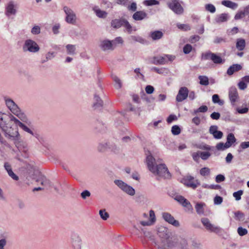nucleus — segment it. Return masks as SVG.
I'll return each instance as SVG.
<instances>
[{
	"mask_svg": "<svg viewBox=\"0 0 249 249\" xmlns=\"http://www.w3.org/2000/svg\"><path fill=\"white\" fill-rule=\"evenodd\" d=\"M5 102L7 107L23 122L27 123L28 119L25 114L22 112L18 105L11 99L5 98Z\"/></svg>",
	"mask_w": 249,
	"mask_h": 249,
	"instance_id": "1",
	"label": "nucleus"
},
{
	"mask_svg": "<svg viewBox=\"0 0 249 249\" xmlns=\"http://www.w3.org/2000/svg\"><path fill=\"white\" fill-rule=\"evenodd\" d=\"M35 172H25V176L26 179L30 181L31 179H36V181L42 186L46 187H52V183L45 176L42 174H39L37 178L35 177Z\"/></svg>",
	"mask_w": 249,
	"mask_h": 249,
	"instance_id": "2",
	"label": "nucleus"
},
{
	"mask_svg": "<svg viewBox=\"0 0 249 249\" xmlns=\"http://www.w3.org/2000/svg\"><path fill=\"white\" fill-rule=\"evenodd\" d=\"M201 59L205 60H211L215 64H221L225 62V60L216 53L209 51L202 53Z\"/></svg>",
	"mask_w": 249,
	"mask_h": 249,
	"instance_id": "3",
	"label": "nucleus"
},
{
	"mask_svg": "<svg viewBox=\"0 0 249 249\" xmlns=\"http://www.w3.org/2000/svg\"><path fill=\"white\" fill-rule=\"evenodd\" d=\"M183 1L180 0H169L167 2V5L174 13L180 15L184 13V9L181 5Z\"/></svg>",
	"mask_w": 249,
	"mask_h": 249,
	"instance_id": "4",
	"label": "nucleus"
},
{
	"mask_svg": "<svg viewBox=\"0 0 249 249\" xmlns=\"http://www.w3.org/2000/svg\"><path fill=\"white\" fill-rule=\"evenodd\" d=\"M70 242L71 249H82V239L78 233L72 231Z\"/></svg>",
	"mask_w": 249,
	"mask_h": 249,
	"instance_id": "5",
	"label": "nucleus"
},
{
	"mask_svg": "<svg viewBox=\"0 0 249 249\" xmlns=\"http://www.w3.org/2000/svg\"><path fill=\"white\" fill-rule=\"evenodd\" d=\"M22 49L24 52L36 53L39 51L40 48L35 41L29 39L25 41Z\"/></svg>",
	"mask_w": 249,
	"mask_h": 249,
	"instance_id": "6",
	"label": "nucleus"
},
{
	"mask_svg": "<svg viewBox=\"0 0 249 249\" xmlns=\"http://www.w3.org/2000/svg\"><path fill=\"white\" fill-rule=\"evenodd\" d=\"M114 184L117 185L121 190L126 194L133 196L135 194V191L134 189L128 185L122 180L115 179L114 181Z\"/></svg>",
	"mask_w": 249,
	"mask_h": 249,
	"instance_id": "7",
	"label": "nucleus"
},
{
	"mask_svg": "<svg viewBox=\"0 0 249 249\" xmlns=\"http://www.w3.org/2000/svg\"><path fill=\"white\" fill-rule=\"evenodd\" d=\"M175 57V56L170 54H163L154 56L152 63L155 65H164L167 64L168 61H173Z\"/></svg>",
	"mask_w": 249,
	"mask_h": 249,
	"instance_id": "8",
	"label": "nucleus"
},
{
	"mask_svg": "<svg viewBox=\"0 0 249 249\" xmlns=\"http://www.w3.org/2000/svg\"><path fill=\"white\" fill-rule=\"evenodd\" d=\"M63 10L66 14V22L69 24H75L76 22L77 18L74 12L68 6H64Z\"/></svg>",
	"mask_w": 249,
	"mask_h": 249,
	"instance_id": "9",
	"label": "nucleus"
},
{
	"mask_svg": "<svg viewBox=\"0 0 249 249\" xmlns=\"http://www.w3.org/2000/svg\"><path fill=\"white\" fill-rule=\"evenodd\" d=\"M201 222L205 229L208 231L217 233L221 231V228L219 227L215 226L212 224L208 218L202 217L201 219Z\"/></svg>",
	"mask_w": 249,
	"mask_h": 249,
	"instance_id": "10",
	"label": "nucleus"
},
{
	"mask_svg": "<svg viewBox=\"0 0 249 249\" xmlns=\"http://www.w3.org/2000/svg\"><path fill=\"white\" fill-rule=\"evenodd\" d=\"M180 182L185 186L191 187L194 189H196L198 185H200L197 180H195L193 177L191 176H186L182 178Z\"/></svg>",
	"mask_w": 249,
	"mask_h": 249,
	"instance_id": "11",
	"label": "nucleus"
},
{
	"mask_svg": "<svg viewBox=\"0 0 249 249\" xmlns=\"http://www.w3.org/2000/svg\"><path fill=\"white\" fill-rule=\"evenodd\" d=\"M145 154L146 156L145 163L148 170L150 171L155 170V166L157 164L155 158L153 157L150 151L149 150H145Z\"/></svg>",
	"mask_w": 249,
	"mask_h": 249,
	"instance_id": "12",
	"label": "nucleus"
},
{
	"mask_svg": "<svg viewBox=\"0 0 249 249\" xmlns=\"http://www.w3.org/2000/svg\"><path fill=\"white\" fill-rule=\"evenodd\" d=\"M10 120L14 122V123L18 126L20 127L22 130L25 131V132H28V133H30V134L32 135L33 136H35L36 137L37 135L36 134H34L33 132V131L29 128L28 127H27L26 125H25L23 123L21 122L20 121H19L18 119H17L14 116L11 115V117H10Z\"/></svg>",
	"mask_w": 249,
	"mask_h": 249,
	"instance_id": "13",
	"label": "nucleus"
},
{
	"mask_svg": "<svg viewBox=\"0 0 249 249\" xmlns=\"http://www.w3.org/2000/svg\"><path fill=\"white\" fill-rule=\"evenodd\" d=\"M189 89L185 87H181L176 96V100L178 102H181L187 99L188 96Z\"/></svg>",
	"mask_w": 249,
	"mask_h": 249,
	"instance_id": "14",
	"label": "nucleus"
},
{
	"mask_svg": "<svg viewBox=\"0 0 249 249\" xmlns=\"http://www.w3.org/2000/svg\"><path fill=\"white\" fill-rule=\"evenodd\" d=\"M162 216L165 221L174 226L178 227L180 226L179 222L176 220L170 213L166 212L163 213Z\"/></svg>",
	"mask_w": 249,
	"mask_h": 249,
	"instance_id": "15",
	"label": "nucleus"
},
{
	"mask_svg": "<svg viewBox=\"0 0 249 249\" xmlns=\"http://www.w3.org/2000/svg\"><path fill=\"white\" fill-rule=\"evenodd\" d=\"M17 13L16 6L13 1L9 2L5 7V14L7 17L15 15Z\"/></svg>",
	"mask_w": 249,
	"mask_h": 249,
	"instance_id": "16",
	"label": "nucleus"
},
{
	"mask_svg": "<svg viewBox=\"0 0 249 249\" xmlns=\"http://www.w3.org/2000/svg\"><path fill=\"white\" fill-rule=\"evenodd\" d=\"M229 97L231 104L234 105L239 98L237 89L235 87H231L229 89Z\"/></svg>",
	"mask_w": 249,
	"mask_h": 249,
	"instance_id": "17",
	"label": "nucleus"
},
{
	"mask_svg": "<svg viewBox=\"0 0 249 249\" xmlns=\"http://www.w3.org/2000/svg\"><path fill=\"white\" fill-rule=\"evenodd\" d=\"M209 132L210 134L213 136L215 139H221L223 136V132L221 131H218V126L215 125H211L210 127Z\"/></svg>",
	"mask_w": 249,
	"mask_h": 249,
	"instance_id": "18",
	"label": "nucleus"
},
{
	"mask_svg": "<svg viewBox=\"0 0 249 249\" xmlns=\"http://www.w3.org/2000/svg\"><path fill=\"white\" fill-rule=\"evenodd\" d=\"M100 47L104 51L108 50H113L115 47L113 46V44L112 41L107 39H105L101 41Z\"/></svg>",
	"mask_w": 249,
	"mask_h": 249,
	"instance_id": "19",
	"label": "nucleus"
},
{
	"mask_svg": "<svg viewBox=\"0 0 249 249\" xmlns=\"http://www.w3.org/2000/svg\"><path fill=\"white\" fill-rule=\"evenodd\" d=\"M132 18L136 21L142 20L148 18V15L144 11H136L132 15Z\"/></svg>",
	"mask_w": 249,
	"mask_h": 249,
	"instance_id": "20",
	"label": "nucleus"
},
{
	"mask_svg": "<svg viewBox=\"0 0 249 249\" xmlns=\"http://www.w3.org/2000/svg\"><path fill=\"white\" fill-rule=\"evenodd\" d=\"M175 199L184 207L189 208L192 207L190 202L182 196L178 195L176 196Z\"/></svg>",
	"mask_w": 249,
	"mask_h": 249,
	"instance_id": "21",
	"label": "nucleus"
},
{
	"mask_svg": "<svg viewBox=\"0 0 249 249\" xmlns=\"http://www.w3.org/2000/svg\"><path fill=\"white\" fill-rule=\"evenodd\" d=\"M11 116H8L7 114L0 112V127L4 130V127L7 125V122L9 119H10Z\"/></svg>",
	"mask_w": 249,
	"mask_h": 249,
	"instance_id": "22",
	"label": "nucleus"
},
{
	"mask_svg": "<svg viewBox=\"0 0 249 249\" xmlns=\"http://www.w3.org/2000/svg\"><path fill=\"white\" fill-rule=\"evenodd\" d=\"M149 216L150 219L147 221H142L140 223L143 226H147L152 225L155 221V213L153 210H150L149 212Z\"/></svg>",
	"mask_w": 249,
	"mask_h": 249,
	"instance_id": "23",
	"label": "nucleus"
},
{
	"mask_svg": "<svg viewBox=\"0 0 249 249\" xmlns=\"http://www.w3.org/2000/svg\"><path fill=\"white\" fill-rule=\"evenodd\" d=\"M153 176L156 177L157 180H160L161 178H170L171 177L170 172H152Z\"/></svg>",
	"mask_w": 249,
	"mask_h": 249,
	"instance_id": "24",
	"label": "nucleus"
},
{
	"mask_svg": "<svg viewBox=\"0 0 249 249\" xmlns=\"http://www.w3.org/2000/svg\"><path fill=\"white\" fill-rule=\"evenodd\" d=\"M93 10L96 16L99 18H105L107 17L108 15L106 11L101 10L97 6L93 7Z\"/></svg>",
	"mask_w": 249,
	"mask_h": 249,
	"instance_id": "25",
	"label": "nucleus"
},
{
	"mask_svg": "<svg viewBox=\"0 0 249 249\" xmlns=\"http://www.w3.org/2000/svg\"><path fill=\"white\" fill-rule=\"evenodd\" d=\"M242 67L241 65L236 64L231 66L228 69L227 73L229 75H231L234 72L241 70Z\"/></svg>",
	"mask_w": 249,
	"mask_h": 249,
	"instance_id": "26",
	"label": "nucleus"
},
{
	"mask_svg": "<svg viewBox=\"0 0 249 249\" xmlns=\"http://www.w3.org/2000/svg\"><path fill=\"white\" fill-rule=\"evenodd\" d=\"M5 135L6 137L12 140L15 141V142L18 140V137L19 136V133L17 129L12 132L10 131L8 132H6Z\"/></svg>",
	"mask_w": 249,
	"mask_h": 249,
	"instance_id": "27",
	"label": "nucleus"
},
{
	"mask_svg": "<svg viewBox=\"0 0 249 249\" xmlns=\"http://www.w3.org/2000/svg\"><path fill=\"white\" fill-rule=\"evenodd\" d=\"M163 36V34L160 31H155L151 32L149 34V36L153 40H159Z\"/></svg>",
	"mask_w": 249,
	"mask_h": 249,
	"instance_id": "28",
	"label": "nucleus"
},
{
	"mask_svg": "<svg viewBox=\"0 0 249 249\" xmlns=\"http://www.w3.org/2000/svg\"><path fill=\"white\" fill-rule=\"evenodd\" d=\"M221 4L223 5L230 8L232 10L236 9L238 6L237 3L228 0H222L221 1Z\"/></svg>",
	"mask_w": 249,
	"mask_h": 249,
	"instance_id": "29",
	"label": "nucleus"
},
{
	"mask_svg": "<svg viewBox=\"0 0 249 249\" xmlns=\"http://www.w3.org/2000/svg\"><path fill=\"white\" fill-rule=\"evenodd\" d=\"M246 47L245 40L242 38H237L236 42V48L240 51H243Z\"/></svg>",
	"mask_w": 249,
	"mask_h": 249,
	"instance_id": "30",
	"label": "nucleus"
},
{
	"mask_svg": "<svg viewBox=\"0 0 249 249\" xmlns=\"http://www.w3.org/2000/svg\"><path fill=\"white\" fill-rule=\"evenodd\" d=\"M124 20V18L113 19L111 22V26L113 28L118 29L123 26Z\"/></svg>",
	"mask_w": 249,
	"mask_h": 249,
	"instance_id": "31",
	"label": "nucleus"
},
{
	"mask_svg": "<svg viewBox=\"0 0 249 249\" xmlns=\"http://www.w3.org/2000/svg\"><path fill=\"white\" fill-rule=\"evenodd\" d=\"M229 18V15L227 13H222L218 15L215 18V21L217 23H220L225 22L228 20Z\"/></svg>",
	"mask_w": 249,
	"mask_h": 249,
	"instance_id": "32",
	"label": "nucleus"
},
{
	"mask_svg": "<svg viewBox=\"0 0 249 249\" xmlns=\"http://www.w3.org/2000/svg\"><path fill=\"white\" fill-rule=\"evenodd\" d=\"M103 104V102L102 100L101 99L100 97H99L97 95H95L94 97V103L93 104V107L94 109L100 108L102 107Z\"/></svg>",
	"mask_w": 249,
	"mask_h": 249,
	"instance_id": "33",
	"label": "nucleus"
},
{
	"mask_svg": "<svg viewBox=\"0 0 249 249\" xmlns=\"http://www.w3.org/2000/svg\"><path fill=\"white\" fill-rule=\"evenodd\" d=\"M128 40L131 43L137 42L144 44L145 42V39L139 36H131L128 37Z\"/></svg>",
	"mask_w": 249,
	"mask_h": 249,
	"instance_id": "34",
	"label": "nucleus"
},
{
	"mask_svg": "<svg viewBox=\"0 0 249 249\" xmlns=\"http://www.w3.org/2000/svg\"><path fill=\"white\" fill-rule=\"evenodd\" d=\"M124 23H123L122 26L125 28L128 34H131L133 31H136V29L135 27H133L126 19H124Z\"/></svg>",
	"mask_w": 249,
	"mask_h": 249,
	"instance_id": "35",
	"label": "nucleus"
},
{
	"mask_svg": "<svg viewBox=\"0 0 249 249\" xmlns=\"http://www.w3.org/2000/svg\"><path fill=\"white\" fill-rule=\"evenodd\" d=\"M236 142V139L233 134L231 133L229 134L227 137L226 144L230 147L232 144Z\"/></svg>",
	"mask_w": 249,
	"mask_h": 249,
	"instance_id": "36",
	"label": "nucleus"
},
{
	"mask_svg": "<svg viewBox=\"0 0 249 249\" xmlns=\"http://www.w3.org/2000/svg\"><path fill=\"white\" fill-rule=\"evenodd\" d=\"M204 205H205V204L204 203H197L196 204L195 208L196 210V212L198 214L201 215L204 214Z\"/></svg>",
	"mask_w": 249,
	"mask_h": 249,
	"instance_id": "37",
	"label": "nucleus"
},
{
	"mask_svg": "<svg viewBox=\"0 0 249 249\" xmlns=\"http://www.w3.org/2000/svg\"><path fill=\"white\" fill-rule=\"evenodd\" d=\"M1 239H0V249H4L5 246L7 244V235L4 233L1 234Z\"/></svg>",
	"mask_w": 249,
	"mask_h": 249,
	"instance_id": "38",
	"label": "nucleus"
},
{
	"mask_svg": "<svg viewBox=\"0 0 249 249\" xmlns=\"http://www.w3.org/2000/svg\"><path fill=\"white\" fill-rule=\"evenodd\" d=\"M199 84L203 86H208L209 84V79L207 76L200 75L198 76Z\"/></svg>",
	"mask_w": 249,
	"mask_h": 249,
	"instance_id": "39",
	"label": "nucleus"
},
{
	"mask_svg": "<svg viewBox=\"0 0 249 249\" xmlns=\"http://www.w3.org/2000/svg\"><path fill=\"white\" fill-rule=\"evenodd\" d=\"M153 171H168L166 165L164 163L157 164L155 166V170Z\"/></svg>",
	"mask_w": 249,
	"mask_h": 249,
	"instance_id": "40",
	"label": "nucleus"
},
{
	"mask_svg": "<svg viewBox=\"0 0 249 249\" xmlns=\"http://www.w3.org/2000/svg\"><path fill=\"white\" fill-rule=\"evenodd\" d=\"M234 218L236 220L243 221L245 219V214L240 211H237L234 213Z\"/></svg>",
	"mask_w": 249,
	"mask_h": 249,
	"instance_id": "41",
	"label": "nucleus"
},
{
	"mask_svg": "<svg viewBox=\"0 0 249 249\" xmlns=\"http://www.w3.org/2000/svg\"><path fill=\"white\" fill-rule=\"evenodd\" d=\"M55 57V53L54 52H49L46 53L45 58L41 60V63H44L49 60L52 59Z\"/></svg>",
	"mask_w": 249,
	"mask_h": 249,
	"instance_id": "42",
	"label": "nucleus"
},
{
	"mask_svg": "<svg viewBox=\"0 0 249 249\" xmlns=\"http://www.w3.org/2000/svg\"><path fill=\"white\" fill-rule=\"evenodd\" d=\"M67 53L69 54H74L76 50L75 46L71 44H68L66 46Z\"/></svg>",
	"mask_w": 249,
	"mask_h": 249,
	"instance_id": "43",
	"label": "nucleus"
},
{
	"mask_svg": "<svg viewBox=\"0 0 249 249\" xmlns=\"http://www.w3.org/2000/svg\"><path fill=\"white\" fill-rule=\"evenodd\" d=\"M112 79L115 82V87L117 89H120L122 87V84L121 80L116 75L112 76Z\"/></svg>",
	"mask_w": 249,
	"mask_h": 249,
	"instance_id": "44",
	"label": "nucleus"
},
{
	"mask_svg": "<svg viewBox=\"0 0 249 249\" xmlns=\"http://www.w3.org/2000/svg\"><path fill=\"white\" fill-rule=\"evenodd\" d=\"M108 149L115 154H117L120 151V148L114 143H109Z\"/></svg>",
	"mask_w": 249,
	"mask_h": 249,
	"instance_id": "45",
	"label": "nucleus"
},
{
	"mask_svg": "<svg viewBox=\"0 0 249 249\" xmlns=\"http://www.w3.org/2000/svg\"><path fill=\"white\" fill-rule=\"evenodd\" d=\"M143 3L146 6H152L159 5L160 4V2L157 0H145L143 2Z\"/></svg>",
	"mask_w": 249,
	"mask_h": 249,
	"instance_id": "46",
	"label": "nucleus"
},
{
	"mask_svg": "<svg viewBox=\"0 0 249 249\" xmlns=\"http://www.w3.org/2000/svg\"><path fill=\"white\" fill-rule=\"evenodd\" d=\"M216 148L218 150L223 151L226 150V149L229 148L228 145L226 144V143L223 142H219L216 145Z\"/></svg>",
	"mask_w": 249,
	"mask_h": 249,
	"instance_id": "47",
	"label": "nucleus"
},
{
	"mask_svg": "<svg viewBox=\"0 0 249 249\" xmlns=\"http://www.w3.org/2000/svg\"><path fill=\"white\" fill-rule=\"evenodd\" d=\"M126 7L129 11L133 12L137 11V5L135 2H133L129 5L127 4V6Z\"/></svg>",
	"mask_w": 249,
	"mask_h": 249,
	"instance_id": "48",
	"label": "nucleus"
},
{
	"mask_svg": "<svg viewBox=\"0 0 249 249\" xmlns=\"http://www.w3.org/2000/svg\"><path fill=\"white\" fill-rule=\"evenodd\" d=\"M171 132L174 135H178L180 133L181 129L179 126L175 125L172 127Z\"/></svg>",
	"mask_w": 249,
	"mask_h": 249,
	"instance_id": "49",
	"label": "nucleus"
},
{
	"mask_svg": "<svg viewBox=\"0 0 249 249\" xmlns=\"http://www.w3.org/2000/svg\"><path fill=\"white\" fill-rule=\"evenodd\" d=\"M205 8L206 11L210 12L211 13H214L216 11L215 6L212 4H207L205 5Z\"/></svg>",
	"mask_w": 249,
	"mask_h": 249,
	"instance_id": "50",
	"label": "nucleus"
},
{
	"mask_svg": "<svg viewBox=\"0 0 249 249\" xmlns=\"http://www.w3.org/2000/svg\"><path fill=\"white\" fill-rule=\"evenodd\" d=\"M99 215L101 218L104 220H107L109 216V214L106 212L105 210H100L99 211Z\"/></svg>",
	"mask_w": 249,
	"mask_h": 249,
	"instance_id": "51",
	"label": "nucleus"
},
{
	"mask_svg": "<svg viewBox=\"0 0 249 249\" xmlns=\"http://www.w3.org/2000/svg\"><path fill=\"white\" fill-rule=\"evenodd\" d=\"M109 143H101L98 146V150L100 152H104L108 148Z\"/></svg>",
	"mask_w": 249,
	"mask_h": 249,
	"instance_id": "52",
	"label": "nucleus"
},
{
	"mask_svg": "<svg viewBox=\"0 0 249 249\" xmlns=\"http://www.w3.org/2000/svg\"><path fill=\"white\" fill-rule=\"evenodd\" d=\"M101 4L105 6L106 9H112L113 8V3L107 0H103Z\"/></svg>",
	"mask_w": 249,
	"mask_h": 249,
	"instance_id": "53",
	"label": "nucleus"
},
{
	"mask_svg": "<svg viewBox=\"0 0 249 249\" xmlns=\"http://www.w3.org/2000/svg\"><path fill=\"white\" fill-rule=\"evenodd\" d=\"M177 26L178 29L184 31H188L191 29V28L188 24L177 23Z\"/></svg>",
	"mask_w": 249,
	"mask_h": 249,
	"instance_id": "54",
	"label": "nucleus"
},
{
	"mask_svg": "<svg viewBox=\"0 0 249 249\" xmlns=\"http://www.w3.org/2000/svg\"><path fill=\"white\" fill-rule=\"evenodd\" d=\"M151 70L155 71L159 74H163L167 72V69L165 68L159 69L157 67H153Z\"/></svg>",
	"mask_w": 249,
	"mask_h": 249,
	"instance_id": "55",
	"label": "nucleus"
},
{
	"mask_svg": "<svg viewBox=\"0 0 249 249\" xmlns=\"http://www.w3.org/2000/svg\"><path fill=\"white\" fill-rule=\"evenodd\" d=\"M243 194V191L241 190H239L237 192H235L233 194V196L234 197L236 200H239L241 198V196Z\"/></svg>",
	"mask_w": 249,
	"mask_h": 249,
	"instance_id": "56",
	"label": "nucleus"
},
{
	"mask_svg": "<svg viewBox=\"0 0 249 249\" xmlns=\"http://www.w3.org/2000/svg\"><path fill=\"white\" fill-rule=\"evenodd\" d=\"M208 110V107L206 106H202L194 110V114H196L198 112H206Z\"/></svg>",
	"mask_w": 249,
	"mask_h": 249,
	"instance_id": "57",
	"label": "nucleus"
},
{
	"mask_svg": "<svg viewBox=\"0 0 249 249\" xmlns=\"http://www.w3.org/2000/svg\"><path fill=\"white\" fill-rule=\"evenodd\" d=\"M192 50V46L189 44H186L183 48V51L185 54L189 53L191 52Z\"/></svg>",
	"mask_w": 249,
	"mask_h": 249,
	"instance_id": "58",
	"label": "nucleus"
},
{
	"mask_svg": "<svg viewBox=\"0 0 249 249\" xmlns=\"http://www.w3.org/2000/svg\"><path fill=\"white\" fill-rule=\"evenodd\" d=\"M237 232L240 236H242L247 234L248 230L245 228L240 227L237 229Z\"/></svg>",
	"mask_w": 249,
	"mask_h": 249,
	"instance_id": "59",
	"label": "nucleus"
},
{
	"mask_svg": "<svg viewBox=\"0 0 249 249\" xmlns=\"http://www.w3.org/2000/svg\"><path fill=\"white\" fill-rule=\"evenodd\" d=\"M200 158L203 160H207L211 156L209 152H200Z\"/></svg>",
	"mask_w": 249,
	"mask_h": 249,
	"instance_id": "60",
	"label": "nucleus"
},
{
	"mask_svg": "<svg viewBox=\"0 0 249 249\" xmlns=\"http://www.w3.org/2000/svg\"><path fill=\"white\" fill-rule=\"evenodd\" d=\"M26 169L27 170V171H36L38 170V169L37 167L35 166H34V164L33 163L31 164H28L26 166Z\"/></svg>",
	"mask_w": 249,
	"mask_h": 249,
	"instance_id": "61",
	"label": "nucleus"
},
{
	"mask_svg": "<svg viewBox=\"0 0 249 249\" xmlns=\"http://www.w3.org/2000/svg\"><path fill=\"white\" fill-rule=\"evenodd\" d=\"M238 88L241 90H244L247 88V85L243 80L238 83Z\"/></svg>",
	"mask_w": 249,
	"mask_h": 249,
	"instance_id": "62",
	"label": "nucleus"
},
{
	"mask_svg": "<svg viewBox=\"0 0 249 249\" xmlns=\"http://www.w3.org/2000/svg\"><path fill=\"white\" fill-rule=\"evenodd\" d=\"M71 176L73 178H75L76 180H77L80 182H82L83 181V180L84 179V177L81 174H76L74 172H73V173L72 174H71Z\"/></svg>",
	"mask_w": 249,
	"mask_h": 249,
	"instance_id": "63",
	"label": "nucleus"
},
{
	"mask_svg": "<svg viewBox=\"0 0 249 249\" xmlns=\"http://www.w3.org/2000/svg\"><path fill=\"white\" fill-rule=\"evenodd\" d=\"M90 195V192L87 190H84L81 193V196L84 199H86L88 197H89Z\"/></svg>",
	"mask_w": 249,
	"mask_h": 249,
	"instance_id": "64",
	"label": "nucleus"
}]
</instances>
